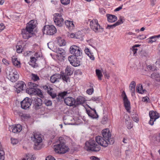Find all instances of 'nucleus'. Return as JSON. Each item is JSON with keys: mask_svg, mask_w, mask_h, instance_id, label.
Listing matches in <instances>:
<instances>
[{"mask_svg": "<svg viewBox=\"0 0 160 160\" xmlns=\"http://www.w3.org/2000/svg\"><path fill=\"white\" fill-rule=\"evenodd\" d=\"M36 21L32 20L28 23L25 29L22 31V37L25 39H28L32 37V32L36 27Z\"/></svg>", "mask_w": 160, "mask_h": 160, "instance_id": "nucleus-1", "label": "nucleus"}, {"mask_svg": "<svg viewBox=\"0 0 160 160\" xmlns=\"http://www.w3.org/2000/svg\"><path fill=\"white\" fill-rule=\"evenodd\" d=\"M65 140L62 137H60L57 142L56 145L54 146L55 152L59 153H66L69 150V148L65 145Z\"/></svg>", "mask_w": 160, "mask_h": 160, "instance_id": "nucleus-2", "label": "nucleus"}, {"mask_svg": "<svg viewBox=\"0 0 160 160\" xmlns=\"http://www.w3.org/2000/svg\"><path fill=\"white\" fill-rule=\"evenodd\" d=\"M84 148L88 151L98 152L100 150L101 148L94 140L90 139L86 142Z\"/></svg>", "mask_w": 160, "mask_h": 160, "instance_id": "nucleus-3", "label": "nucleus"}, {"mask_svg": "<svg viewBox=\"0 0 160 160\" xmlns=\"http://www.w3.org/2000/svg\"><path fill=\"white\" fill-rule=\"evenodd\" d=\"M6 72L8 78L11 82H14L19 78L18 73L15 69H13L10 67H7L6 69Z\"/></svg>", "mask_w": 160, "mask_h": 160, "instance_id": "nucleus-4", "label": "nucleus"}, {"mask_svg": "<svg viewBox=\"0 0 160 160\" xmlns=\"http://www.w3.org/2000/svg\"><path fill=\"white\" fill-rule=\"evenodd\" d=\"M32 140L34 142V149L35 150H39L40 149V143L42 141V139L41 135L38 134L36 133L33 132L32 135L31 137Z\"/></svg>", "mask_w": 160, "mask_h": 160, "instance_id": "nucleus-5", "label": "nucleus"}, {"mask_svg": "<svg viewBox=\"0 0 160 160\" xmlns=\"http://www.w3.org/2000/svg\"><path fill=\"white\" fill-rule=\"evenodd\" d=\"M90 25L91 28L96 33L102 32L103 31V28L101 27L97 19H93L91 21Z\"/></svg>", "mask_w": 160, "mask_h": 160, "instance_id": "nucleus-6", "label": "nucleus"}, {"mask_svg": "<svg viewBox=\"0 0 160 160\" xmlns=\"http://www.w3.org/2000/svg\"><path fill=\"white\" fill-rule=\"evenodd\" d=\"M102 137L109 142V144H112L114 142L113 138H111V134L108 129H106L102 131Z\"/></svg>", "mask_w": 160, "mask_h": 160, "instance_id": "nucleus-7", "label": "nucleus"}, {"mask_svg": "<svg viewBox=\"0 0 160 160\" xmlns=\"http://www.w3.org/2000/svg\"><path fill=\"white\" fill-rule=\"evenodd\" d=\"M42 30L44 33L50 35H53L57 32L56 28L53 25L45 26Z\"/></svg>", "mask_w": 160, "mask_h": 160, "instance_id": "nucleus-8", "label": "nucleus"}, {"mask_svg": "<svg viewBox=\"0 0 160 160\" xmlns=\"http://www.w3.org/2000/svg\"><path fill=\"white\" fill-rule=\"evenodd\" d=\"M61 14L56 13L54 14L53 20L56 25L59 27L62 26L64 24V19L62 18Z\"/></svg>", "mask_w": 160, "mask_h": 160, "instance_id": "nucleus-9", "label": "nucleus"}, {"mask_svg": "<svg viewBox=\"0 0 160 160\" xmlns=\"http://www.w3.org/2000/svg\"><path fill=\"white\" fill-rule=\"evenodd\" d=\"M70 52L72 54L76 57L81 56L82 54L81 49L76 45H72L70 48Z\"/></svg>", "mask_w": 160, "mask_h": 160, "instance_id": "nucleus-10", "label": "nucleus"}, {"mask_svg": "<svg viewBox=\"0 0 160 160\" xmlns=\"http://www.w3.org/2000/svg\"><path fill=\"white\" fill-rule=\"evenodd\" d=\"M122 96L123 98L124 106L125 109L128 112H130V109L131 108L130 103L128 100L125 92L124 91H123L122 93Z\"/></svg>", "mask_w": 160, "mask_h": 160, "instance_id": "nucleus-11", "label": "nucleus"}, {"mask_svg": "<svg viewBox=\"0 0 160 160\" xmlns=\"http://www.w3.org/2000/svg\"><path fill=\"white\" fill-rule=\"evenodd\" d=\"M149 116L150 117V120L149 123L151 125H152L154 122L159 117L158 113L156 112L153 111H150L149 112Z\"/></svg>", "mask_w": 160, "mask_h": 160, "instance_id": "nucleus-12", "label": "nucleus"}, {"mask_svg": "<svg viewBox=\"0 0 160 160\" xmlns=\"http://www.w3.org/2000/svg\"><path fill=\"white\" fill-rule=\"evenodd\" d=\"M28 84L29 88L27 89L26 92L29 94L35 95L36 89L38 85L32 82H29Z\"/></svg>", "mask_w": 160, "mask_h": 160, "instance_id": "nucleus-13", "label": "nucleus"}, {"mask_svg": "<svg viewBox=\"0 0 160 160\" xmlns=\"http://www.w3.org/2000/svg\"><path fill=\"white\" fill-rule=\"evenodd\" d=\"M32 103V100L28 97H26L21 102V106L22 108L26 109L28 108Z\"/></svg>", "mask_w": 160, "mask_h": 160, "instance_id": "nucleus-14", "label": "nucleus"}, {"mask_svg": "<svg viewBox=\"0 0 160 160\" xmlns=\"http://www.w3.org/2000/svg\"><path fill=\"white\" fill-rule=\"evenodd\" d=\"M96 142L98 144L105 147H107L109 144V142L104 139V138L100 136H97L95 138Z\"/></svg>", "mask_w": 160, "mask_h": 160, "instance_id": "nucleus-15", "label": "nucleus"}, {"mask_svg": "<svg viewBox=\"0 0 160 160\" xmlns=\"http://www.w3.org/2000/svg\"><path fill=\"white\" fill-rule=\"evenodd\" d=\"M64 101L65 103L67 105L70 107L73 106L75 107V99L73 98L68 97L65 98Z\"/></svg>", "mask_w": 160, "mask_h": 160, "instance_id": "nucleus-16", "label": "nucleus"}, {"mask_svg": "<svg viewBox=\"0 0 160 160\" xmlns=\"http://www.w3.org/2000/svg\"><path fill=\"white\" fill-rule=\"evenodd\" d=\"M34 107L36 110H38L40 109L42 104V100L38 98H34Z\"/></svg>", "mask_w": 160, "mask_h": 160, "instance_id": "nucleus-17", "label": "nucleus"}, {"mask_svg": "<svg viewBox=\"0 0 160 160\" xmlns=\"http://www.w3.org/2000/svg\"><path fill=\"white\" fill-rule=\"evenodd\" d=\"M24 86H26L25 83L22 81H19L16 85L15 87L17 89L18 93H19L23 89Z\"/></svg>", "mask_w": 160, "mask_h": 160, "instance_id": "nucleus-18", "label": "nucleus"}, {"mask_svg": "<svg viewBox=\"0 0 160 160\" xmlns=\"http://www.w3.org/2000/svg\"><path fill=\"white\" fill-rule=\"evenodd\" d=\"M86 101L85 99L82 96H79L75 99V107L79 105H82Z\"/></svg>", "mask_w": 160, "mask_h": 160, "instance_id": "nucleus-19", "label": "nucleus"}, {"mask_svg": "<svg viewBox=\"0 0 160 160\" xmlns=\"http://www.w3.org/2000/svg\"><path fill=\"white\" fill-rule=\"evenodd\" d=\"M60 77L59 74H55L51 77L50 81L52 83L58 82L59 81V80L60 79Z\"/></svg>", "mask_w": 160, "mask_h": 160, "instance_id": "nucleus-20", "label": "nucleus"}, {"mask_svg": "<svg viewBox=\"0 0 160 160\" xmlns=\"http://www.w3.org/2000/svg\"><path fill=\"white\" fill-rule=\"evenodd\" d=\"M37 59L35 57H31L30 60L29 62V64L32 67L35 68L38 66V64L36 63Z\"/></svg>", "mask_w": 160, "mask_h": 160, "instance_id": "nucleus-21", "label": "nucleus"}, {"mask_svg": "<svg viewBox=\"0 0 160 160\" xmlns=\"http://www.w3.org/2000/svg\"><path fill=\"white\" fill-rule=\"evenodd\" d=\"M60 79L62 78L63 81L67 83L68 82H70V76L67 75L65 74L64 72H62L60 74Z\"/></svg>", "mask_w": 160, "mask_h": 160, "instance_id": "nucleus-22", "label": "nucleus"}, {"mask_svg": "<svg viewBox=\"0 0 160 160\" xmlns=\"http://www.w3.org/2000/svg\"><path fill=\"white\" fill-rule=\"evenodd\" d=\"M73 71L74 69L73 68L70 66H67L65 68L64 73L65 74H67L71 76L73 74Z\"/></svg>", "mask_w": 160, "mask_h": 160, "instance_id": "nucleus-23", "label": "nucleus"}, {"mask_svg": "<svg viewBox=\"0 0 160 160\" xmlns=\"http://www.w3.org/2000/svg\"><path fill=\"white\" fill-rule=\"evenodd\" d=\"M107 16L108 21L110 22H114L117 19V17L114 15L107 14Z\"/></svg>", "mask_w": 160, "mask_h": 160, "instance_id": "nucleus-24", "label": "nucleus"}, {"mask_svg": "<svg viewBox=\"0 0 160 160\" xmlns=\"http://www.w3.org/2000/svg\"><path fill=\"white\" fill-rule=\"evenodd\" d=\"M84 51L86 54L92 60H94L95 58L92 53H91L90 50L88 48H86Z\"/></svg>", "mask_w": 160, "mask_h": 160, "instance_id": "nucleus-25", "label": "nucleus"}, {"mask_svg": "<svg viewBox=\"0 0 160 160\" xmlns=\"http://www.w3.org/2000/svg\"><path fill=\"white\" fill-rule=\"evenodd\" d=\"M87 112L88 116L92 118H97L98 117V114H95L94 112H92V111L89 110H87Z\"/></svg>", "mask_w": 160, "mask_h": 160, "instance_id": "nucleus-26", "label": "nucleus"}, {"mask_svg": "<svg viewBox=\"0 0 160 160\" xmlns=\"http://www.w3.org/2000/svg\"><path fill=\"white\" fill-rule=\"evenodd\" d=\"M160 37V34L157 36H153L150 37L148 39V42L149 43H152L156 41L157 38Z\"/></svg>", "mask_w": 160, "mask_h": 160, "instance_id": "nucleus-27", "label": "nucleus"}, {"mask_svg": "<svg viewBox=\"0 0 160 160\" xmlns=\"http://www.w3.org/2000/svg\"><path fill=\"white\" fill-rule=\"evenodd\" d=\"M150 77L152 78H155L156 81L160 82V75L158 73H153L151 75Z\"/></svg>", "mask_w": 160, "mask_h": 160, "instance_id": "nucleus-28", "label": "nucleus"}, {"mask_svg": "<svg viewBox=\"0 0 160 160\" xmlns=\"http://www.w3.org/2000/svg\"><path fill=\"white\" fill-rule=\"evenodd\" d=\"M12 62L14 66L18 67H20V62L18 60L17 58L15 57L12 58Z\"/></svg>", "mask_w": 160, "mask_h": 160, "instance_id": "nucleus-29", "label": "nucleus"}, {"mask_svg": "<svg viewBox=\"0 0 160 160\" xmlns=\"http://www.w3.org/2000/svg\"><path fill=\"white\" fill-rule=\"evenodd\" d=\"M74 56H70L68 57V59L70 63L73 66H77L80 65V64L78 63H77L76 65H75L74 64V61L73 60V58Z\"/></svg>", "mask_w": 160, "mask_h": 160, "instance_id": "nucleus-30", "label": "nucleus"}, {"mask_svg": "<svg viewBox=\"0 0 160 160\" xmlns=\"http://www.w3.org/2000/svg\"><path fill=\"white\" fill-rule=\"evenodd\" d=\"M95 72L96 75L98 77V80H101L102 79V77L103 76L101 71L99 69H96Z\"/></svg>", "mask_w": 160, "mask_h": 160, "instance_id": "nucleus-31", "label": "nucleus"}, {"mask_svg": "<svg viewBox=\"0 0 160 160\" xmlns=\"http://www.w3.org/2000/svg\"><path fill=\"white\" fill-rule=\"evenodd\" d=\"M136 90L139 93L142 94L144 93V90L142 89V87L141 84H139L138 86H137Z\"/></svg>", "mask_w": 160, "mask_h": 160, "instance_id": "nucleus-32", "label": "nucleus"}, {"mask_svg": "<svg viewBox=\"0 0 160 160\" xmlns=\"http://www.w3.org/2000/svg\"><path fill=\"white\" fill-rule=\"evenodd\" d=\"M65 25L67 27L69 28L70 27H74V24L72 22H71L68 20H67L65 21Z\"/></svg>", "mask_w": 160, "mask_h": 160, "instance_id": "nucleus-33", "label": "nucleus"}, {"mask_svg": "<svg viewBox=\"0 0 160 160\" xmlns=\"http://www.w3.org/2000/svg\"><path fill=\"white\" fill-rule=\"evenodd\" d=\"M35 95L37 94L39 96L40 98H42L43 97L42 91L39 89L36 88L35 90Z\"/></svg>", "mask_w": 160, "mask_h": 160, "instance_id": "nucleus-34", "label": "nucleus"}, {"mask_svg": "<svg viewBox=\"0 0 160 160\" xmlns=\"http://www.w3.org/2000/svg\"><path fill=\"white\" fill-rule=\"evenodd\" d=\"M9 130L10 132L16 133H17L18 130L16 129L15 125H13L9 127Z\"/></svg>", "mask_w": 160, "mask_h": 160, "instance_id": "nucleus-35", "label": "nucleus"}, {"mask_svg": "<svg viewBox=\"0 0 160 160\" xmlns=\"http://www.w3.org/2000/svg\"><path fill=\"white\" fill-rule=\"evenodd\" d=\"M56 52L58 54L62 55L64 54L65 52L64 50L61 48H58L56 49Z\"/></svg>", "mask_w": 160, "mask_h": 160, "instance_id": "nucleus-36", "label": "nucleus"}, {"mask_svg": "<svg viewBox=\"0 0 160 160\" xmlns=\"http://www.w3.org/2000/svg\"><path fill=\"white\" fill-rule=\"evenodd\" d=\"M124 20L125 19L123 17L120 16L118 20L115 23L117 26H118L122 23Z\"/></svg>", "mask_w": 160, "mask_h": 160, "instance_id": "nucleus-37", "label": "nucleus"}, {"mask_svg": "<svg viewBox=\"0 0 160 160\" xmlns=\"http://www.w3.org/2000/svg\"><path fill=\"white\" fill-rule=\"evenodd\" d=\"M58 44L60 46H63L65 45L66 42L63 39H60L58 40Z\"/></svg>", "mask_w": 160, "mask_h": 160, "instance_id": "nucleus-38", "label": "nucleus"}, {"mask_svg": "<svg viewBox=\"0 0 160 160\" xmlns=\"http://www.w3.org/2000/svg\"><path fill=\"white\" fill-rule=\"evenodd\" d=\"M4 152L2 150L0 149V160H4Z\"/></svg>", "mask_w": 160, "mask_h": 160, "instance_id": "nucleus-39", "label": "nucleus"}, {"mask_svg": "<svg viewBox=\"0 0 160 160\" xmlns=\"http://www.w3.org/2000/svg\"><path fill=\"white\" fill-rule=\"evenodd\" d=\"M43 103L47 106H50L52 105V102L51 101L48 100H45L44 101Z\"/></svg>", "mask_w": 160, "mask_h": 160, "instance_id": "nucleus-40", "label": "nucleus"}, {"mask_svg": "<svg viewBox=\"0 0 160 160\" xmlns=\"http://www.w3.org/2000/svg\"><path fill=\"white\" fill-rule=\"evenodd\" d=\"M68 93H69V92H68L67 91L62 92L59 94V96L63 98L65 96H67Z\"/></svg>", "mask_w": 160, "mask_h": 160, "instance_id": "nucleus-41", "label": "nucleus"}, {"mask_svg": "<svg viewBox=\"0 0 160 160\" xmlns=\"http://www.w3.org/2000/svg\"><path fill=\"white\" fill-rule=\"evenodd\" d=\"M31 78L34 81H37L39 79V77L37 75L33 73L32 74Z\"/></svg>", "mask_w": 160, "mask_h": 160, "instance_id": "nucleus-42", "label": "nucleus"}, {"mask_svg": "<svg viewBox=\"0 0 160 160\" xmlns=\"http://www.w3.org/2000/svg\"><path fill=\"white\" fill-rule=\"evenodd\" d=\"M100 99L101 98L100 97L94 96L93 97L91 98V100H92L96 102L97 103L99 102Z\"/></svg>", "mask_w": 160, "mask_h": 160, "instance_id": "nucleus-43", "label": "nucleus"}, {"mask_svg": "<svg viewBox=\"0 0 160 160\" xmlns=\"http://www.w3.org/2000/svg\"><path fill=\"white\" fill-rule=\"evenodd\" d=\"M52 90H49L48 91V93L52 98H55L56 97V94L55 93L52 92Z\"/></svg>", "mask_w": 160, "mask_h": 160, "instance_id": "nucleus-44", "label": "nucleus"}, {"mask_svg": "<svg viewBox=\"0 0 160 160\" xmlns=\"http://www.w3.org/2000/svg\"><path fill=\"white\" fill-rule=\"evenodd\" d=\"M125 124L126 125L127 128L128 129H130L133 127V124L131 121H129L128 122H126Z\"/></svg>", "mask_w": 160, "mask_h": 160, "instance_id": "nucleus-45", "label": "nucleus"}, {"mask_svg": "<svg viewBox=\"0 0 160 160\" xmlns=\"http://www.w3.org/2000/svg\"><path fill=\"white\" fill-rule=\"evenodd\" d=\"M22 46L21 45L16 46L17 52L18 53H20L22 52Z\"/></svg>", "mask_w": 160, "mask_h": 160, "instance_id": "nucleus-46", "label": "nucleus"}, {"mask_svg": "<svg viewBox=\"0 0 160 160\" xmlns=\"http://www.w3.org/2000/svg\"><path fill=\"white\" fill-rule=\"evenodd\" d=\"M61 3L63 5H66L68 4L70 2V0H60Z\"/></svg>", "mask_w": 160, "mask_h": 160, "instance_id": "nucleus-47", "label": "nucleus"}, {"mask_svg": "<svg viewBox=\"0 0 160 160\" xmlns=\"http://www.w3.org/2000/svg\"><path fill=\"white\" fill-rule=\"evenodd\" d=\"M17 130H18L17 132H20L22 129V126L20 124H17L15 125Z\"/></svg>", "mask_w": 160, "mask_h": 160, "instance_id": "nucleus-48", "label": "nucleus"}, {"mask_svg": "<svg viewBox=\"0 0 160 160\" xmlns=\"http://www.w3.org/2000/svg\"><path fill=\"white\" fill-rule=\"evenodd\" d=\"M11 143L13 145L16 144L18 142V141L17 139L15 138H11Z\"/></svg>", "mask_w": 160, "mask_h": 160, "instance_id": "nucleus-49", "label": "nucleus"}, {"mask_svg": "<svg viewBox=\"0 0 160 160\" xmlns=\"http://www.w3.org/2000/svg\"><path fill=\"white\" fill-rule=\"evenodd\" d=\"M148 69L151 70L152 71H155L156 70V67L151 65H149L148 66Z\"/></svg>", "mask_w": 160, "mask_h": 160, "instance_id": "nucleus-50", "label": "nucleus"}, {"mask_svg": "<svg viewBox=\"0 0 160 160\" xmlns=\"http://www.w3.org/2000/svg\"><path fill=\"white\" fill-rule=\"evenodd\" d=\"M93 88H91L88 89L86 91V92L89 95H91L93 92Z\"/></svg>", "mask_w": 160, "mask_h": 160, "instance_id": "nucleus-51", "label": "nucleus"}, {"mask_svg": "<svg viewBox=\"0 0 160 160\" xmlns=\"http://www.w3.org/2000/svg\"><path fill=\"white\" fill-rule=\"evenodd\" d=\"M124 118H125V123H126V122H128L129 121H131L130 119V117L128 115H125L124 116Z\"/></svg>", "mask_w": 160, "mask_h": 160, "instance_id": "nucleus-52", "label": "nucleus"}, {"mask_svg": "<svg viewBox=\"0 0 160 160\" xmlns=\"http://www.w3.org/2000/svg\"><path fill=\"white\" fill-rule=\"evenodd\" d=\"M116 26H117V25H116V23H115L114 24L112 25H108L107 26V27L106 28H107V29L113 28H114L116 27Z\"/></svg>", "mask_w": 160, "mask_h": 160, "instance_id": "nucleus-53", "label": "nucleus"}, {"mask_svg": "<svg viewBox=\"0 0 160 160\" xmlns=\"http://www.w3.org/2000/svg\"><path fill=\"white\" fill-rule=\"evenodd\" d=\"M136 86V83L134 81H132L130 84V87L131 88H135Z\"/></svg>", "mask_w": 160, "mask_h": 160, "instance_id": "nucleus-54", "label": "nucleus"}, {"mask_svg": "<svg viewBox=\"0 0 160 160\" xmlns=\"http://www.w3.org/2000/svg\"><path fill=\"white\" fill-rule=\"evenodd\" d=\"M43 88L46 90H47V92H48V91L49 90H53L52 88H51L49 86H47L46 85L43 86Z\"/></svg>", "mask_w": 160, "mask_h": 160, "instance_id": "nucleus-55", "label": "nucleus"}, {"mask_svg": "<svg viewBox=\"0 0 160 160\" xmlns=\"http://www.w3.org/2000/svg\"><path fill=\"white\" fill-rule=\"evenodd\" d=\"M33 158L32 157H30L28 155H26L25 158H23L22 160H33Z\"/></svg>", "mask_w": 160, "mask_h": 160, "instance_id": "nucleus-56", "label": "nucleus"}, {"mask_svg": "<svg viewBox=\"0 0 160 160\" xmlns=\"http://www.w3.org/2000/svg\"><path fill=\"white\" fill-rule=\"evenodd\" d=\"M45 160H56L55 158L52 156H49L47 157Z\"/></svg>", "mask_w": 160, "mask_h": 160, "instance_id": "nucleus-57", "label": "nucleus"}, {"mask_svg": "<svg viewBox=\"0 0 160 160\" xmlns=\"http://www.w3.org/2000/svg\"><path fill=\"white\" fill-rule=\"evenodd\" d=\"M138 39H143L146 38V37L143 35H140L137 37Z\"/></svg>", "mask_w": 160, "mask_h": 160, "instance_id": "nucleus-58", "label": "nucleus"}, {"mask_svg": "<svg viewBox=\"0 0 160 160\" xmlns=\"http://www.w3.org/2000/svg\"><path fill=\"white\" fill-rule=\"evenodd\" d=\"M91 159L92 160H100V159L95 156H92L90 157Z\"/></svg>", "mask_w": 160, "mask_h": 160, "instance_id": "nucleus-59", "label": "nucleus"}, {"mask_svg": "<svg viewBox=\"0 0 160 160\" xmlns=\"http://www.w3.org/2000/svg\"><path fill=\"white\" fill-rule=\"evenodd\" d=\"M103 73L104 76L105 77V78L108 79L109 78V74L106 71L104 72Z\"/></svg>", "mask_w": 160, "mask_h": 160, "instance_id": "nucleus-60", "label": "nucleus"}, {"mask_svg": "<svg viewBox=\"0 0 160 160\" xmlns=\"http://www.w3.org/2000/svg\"><path fill=\"white\" fill-rule=\"evenodd\" d=\"M156 0H151L150 3L151 5L152 6H154L156 4Z\"/></svg>", "mask_w": 160, "mask_h": 160, "instance_id": "nucleus-61", "label": "nucleus"}, {"mask_svg": "<svg viewBox=\"0 0 160 160\" xmlns=\"http://www.w3.org/2000/svg\"><path fill=\"white\" fill-rule=\"evenodd\" d=\"M138 50L136 48H134L132 47V51L134 55H135L137 52V51Z\"/></svg>", "mask_w": 160, "mask_h": 160, "instance_id": "nucleus-62", "label": "nucleus"}, {"mask_svg": "<svg viewBox=\"0 0 160 160\" xmlns=\"http://www.w3.org/2000/svg\"><path fill=\"white\" fill-rule=\"evenodd\" d=\"M2 62L5 65H8L9 64V63L8 62V61L5 59L4 58L2 59Z\"/></svg>", "mask_w": 160, "mask_h": 160, "instance_id": "nucleus-63", "label": "nucleus"}, {"mask_svg": "<svg viewBox=\"0 0 160 160\" xmlns=\"http://www.w3.org/2000/svg\"><path fill=\"white\" fill-rule=\"evenodd\" d=\"M132 118L133 120L136 122H138L139 120L138 118L136 116L135 117H133Z\"/></svg>", "mask_w": 160, "mask_h": 160, "instance_id": "nucleus-64", "label": "nucleus"}]
</instances>
